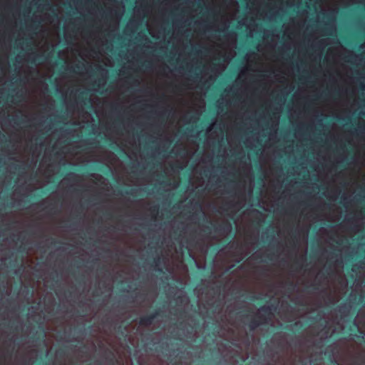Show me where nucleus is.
I'll list each match as a JSON object with an SVG mask.
<instances>
[{"label": "nucleus", "mask_w": 365, "mask_h": 365, "mask_svg": "<svg viewBox=\"0 0 365 365\" xmlns=\"http://www.w3.org/2000/svg\"><path fill=\"white\" fill-rule=\"evenodd\" d=\"M235 55V53L232 48L225 47L221 48L215 57V59L221 61L219 68H216V70L217 71H223Z\"/></svg>", "instance_id": "obj_1"}, {"label": "nucleus", "mask_w": 365, "mask_h": 365, "mask_svg": "<svg viewBox=\"0 0 365 365\" xmlns=\"http://www.w3.org/2000/svg\"><path fill=\"white\" fill-rule=\"evenodd\" d=\"M242 72H243L242 71H240V76H239V77H240V76H241V75H242Z\"/></svg>", "instance_id": "obj_2"}]
</instances>
